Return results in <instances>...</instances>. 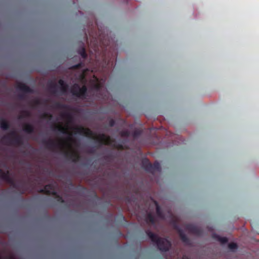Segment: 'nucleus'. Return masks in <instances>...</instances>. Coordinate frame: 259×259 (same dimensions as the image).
Wrapping results in <instances>:
<instances>
[{
	"instance_id": "nucleus-1",
	"label": "nucleus",
	"mask_w": 259,
	"mask_h": 259,
	"mask_svg": "<svg viewBox=\"0 0 259 259\" xmlns=\"http://www.w3.org/2000/svg\"><path fill=\"white\" fill-rule=\"evenodd\" d=\"M158 246L161 250H166L170 246L169 242L166 239H160L158 242Z\"/></svg>"
},
{
	"instance_id": "nucleus-2",
	"label": "nucleus",
	"mask_w": 259,
	"mask_h": 259,
	"mask_svg": "<svg viewBox=\"0 0 259 259\" xmlns=\"http://www.w3.org/2000/svg\"><path fill=\"white\" fill-rule=\"evenodd\" d=\"M86 91V88L84 86L82 87L78 92H76L75 94L77 96H81L84 94Z\"/></svg>"
},
{
	"instance_id": "nucleus-3",
	"label": "nucleus",
	"mask_w": 259,
	"mask_h": 259,
	"mask_svg": "<svg viewBox=\"0 0 259 259\" xmlns=\"http://www.w3.org/2000/svg\"><path fill=\"white\" fill-rule=\"evenodd\" d=\"M219 240L222 243H225L227 241L226 238L225 237H220L219 238Z\"/></svg>"
},
{
	"instance_id": "nucleus-4",
	"label": "nucleus",
	"mask_w": 259,
	"mask_h": 259,
	"mask_svg": "<svg viewBox=\"0 0 259 259\" xmlns=\"http://www.w3.org/2000/svg\"><path fill=\"white\" fill-rule=\"evenodd\" d=\"M230 249H235L236 248V244L235 243H231L229 245Z\"/></svg>"
},
{
	"instance_id": "nucleus-5",
	"label": "nucleus",
	"mask_w": 259,
	"mask_h": 259,
	"mask_svg": "<svg viewBox=\"0 0 259 259\" xmlns=\"http://www.w3.org/2000/svg\"><path fill=\"white\" fill-rule=\"evenodd\" d=\"M108 138H107L106 141V143H108Z\"/></svg>"
},
{
	"instance_id": "nucleus-6",
	"label": "nucleus",
	"mask_w": 259,
	"mask_h": 259,
	"mask_svg": "<svg viewBox=\"0 0 259 259\" xmlns=\"http://www.w3.org/2000/svg\"><path fill=\"white\" fill-rule=\"evenodd\" d=\"M89 132V130H87V132H86V133H87V134H88Z\"/></svg>"
}]
</instances>
